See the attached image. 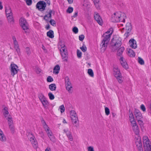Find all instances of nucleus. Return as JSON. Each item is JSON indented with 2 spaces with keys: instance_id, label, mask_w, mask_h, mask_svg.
<instances>
[{
  "instance_id": "f257e3e1",
  "label": "nucleus",
  "mask_w": 151,
  "mask_h": 151,
  "mask_svg": "<svg viewBox=\"0 0 151 151\" xmlns=\"http://www.w3.org/2000/svg\"><path fill=\"white\" fill-rule=\"evenodd\" d=\"M122 39L118 35H115L113 37L111 40V44L113 47H119L122 45Z\"/></svg>"
},
{
  "instance_id": "f03ea898",
  "label": "nucleus",
  "mask_w": 151,
  "mask_h": 151,
  "mask_svg": "<svg viewBox=\"0 0 151 151\" xmlns=\"http://www.w3.org/2000/svg\"><path fill=\"white\" fill-rule=\"evenodd\" d=\"M111 21L113 22H125V19L123 17L121 16V12H116L112 15Z\"/></svg>"
},
{
  "instance_id": "7ed1b4c3",
  "label": "nucleus",
  "mask_w": 151,
  "mask_h": 151,
  "mask_svg": "<svg viewBox=\"0 0 151 151\" xmlns=\"http://www.w3.org/2000/svg\"><path fill=\"white\" fill-rule=\"evenodd\" d=\"M112 32L109 35H106V33H104L102 36V37H104V38L101 43V44H102V48H103L104 50H105L107 47Z\"/></svg>"
},
{
  "instance_id": "20e7f679",
  "label": "nucleus",
  "mask_w": 151,
  "mask_h": 151,
  "mask_svg": "<svg viewBox=\"0 0 151 151\" xmlns=\"http://www.w3.org/2000/svg\"><path fill=\"white\" fill-rule=\"evenodd\" d=\"M143 147L145 151H151V145L150 144V141L147 137H144L143 138Z\"/></svg>"
},
{
  "instance_id": "39448f33",
  "label": "nucleus",
  "mask_w": 151,
  "mask_h": 151,
  "mask_svg": "<svg viewBox=\"0 0 151 151\" xmlns=\"http://www.w3.org/2000/svg\"><path fill=\"white\" fill-rule=\"evenodd\" d=\"M19 22L20 25L22 28L25 33H27L26 30L29 29V25L26 20L24 18L22 17L19 19Z\"/></svg>"
},
{
  "instance_id": "423d86ee",
  "label": "nucleus",
  "mask_w": 151,
  "mask_h": 151,
  "mask_svg": "<svg viewBox=\"0 0 151 151\" xmlns=\"http://www.w3.org/2000/svg\"><path fill=\"white\" fill-rule=\"evenodd\" d=\"M65 86L66 89L70 93H71L72 91L70 89L72 88V86L71 82L70 81V79L68 76H66L65 78Z\"/></svg>"
},
{
  "instance_id": "0eeeda50",
  "label": "nucleus",
  "mask_w": 151,
  "mask_h": 151,
  "mask_svg": "<svg viewBox=\"0 0 151 151\" xmlns=\"http://www.w3.org/2000/svg\"><path fill=\"white\" fill-rule=\"evenodd\" d=\"M46 6V3L45 1H42L38 2L36 6V8L41 11L45 10Z\"/></svg>"
},
{
  "instance_id": "6e6552de",
  "label": "nucleus",
  "mask_w": 151,
  "mask_h": 151,
  "mask_svg": "<svg viewBox=\"0 0 151 151\" xmlns=\"http://www.w3.org/2000/svg\"><path fill=\"white\" fill-rule=\"evenodd\" d=\"M10 68L11 74L14 77V76L18 73L19 70L18 67L14 64H11Z\"/></svg>"
},
{
  "instance_id": "1a4fd4ad",
  "label": "nucleus",
  "mask_w": 151,
  "mask_h": 151,
  "mask_svg": "<svg viewBox=\"0 0 151 151\" xmlns=\"http://www.w3.org/2000/svg\"><path fill=\"white\" fill-rule=\"evenodd\" d=\"M132 28V27L130 23H127L126 25V32L124 34L126 38H127L130 35Z\"/></svg>"
},
{
  "instance_id": "9d476101",
  "label": "nucleus",
  "mask_w": 151,
  "mask_h": 151,
  "mask_svg": "<svg viewBox=\"0 0 151 151\" xmlns=\"http://www.w3.org/2000/svg\"><path fill=\"white\" fill-rule=\"evenodd\" d=\"M94 17L95 19L99 25H102L103 21L101 17L100 16L98 13L97 12H95Z\"/></svg>"
},
{
  "instance_id": "9b49d317",
  "label": "nucleus",
  "mask_w": 151,
  "mask_h": 151,
  "mask_svg": "<svg viewBox=\"0 0 151 151\" xmlns=\"http://www.w3.org/2000/svg\"><path fill=\"white\" fill-rule=\"evenodd\" d=\"M135 142L138 151H143L141 139L140 138L137 139Z\"/></svg>"
},
{
  "instance_id": "f8f14e48",
  "label": "nucleus",
  "mask_w": 151,
  "mask_h": 151,
  "mask_svg": "<svg viewBox=\"0 0 151 151\" xmlns=\"http://www.w3.org/2000/svg\"><path fill=\"white\" fill-rule=\"evenodd\" d=\"M53 13H54V11H53L51 10L50 9L48 13L44 17V19L48 23L49 22V19H51L52 14Z\"/></svg>"
},
{
  "instance_id": "ddd939ff",
  "label": "nucleus",
  "mask_w": 151,
  "mask_h": 151,
  "mask_svg": "<svg viewBox=\"0 0 151 151\" xmlns=\"http://www.w3.org/2000/svg\"><path fill=\"white\" fill-rule=\"evenodd\" d=\"M120 62L123 68L126 69L128 68V67L127 63L123 57H121L120 59Z\"/></svg>"
},
{
  "instance_id": "4468645a",
  "label": "nucleus",
  "mask_w": 151,
  "mask_h": 151,
  "mask_svg": "<svg viewBox=\"0 0 151 151\" xmlns=\"http://www.w3.org/2000/svg\"><path fill=\"white\" fill-rule=\"evenodd\" d=\"M129 43L130 46L133 48L135 49L137 48V45L135 40L133 38H132L129 41Z\"/></svg>"
},
{
  "instance_id": "2eb2a0df",
  "label": "nucleus",
  "mask_w": 151,
  "mask_h": 151,
  "mask_svg": "<svg viewBox=\"0 0 151 151\" xmlns=\"http://www.w3.org/2000/svg\"><path fill=\"white\" fill-rule=\"evenodd\" d=\"M134 113V114L137 119H141L142 118V114L138 110L135 109Z\"/></svg>"
},
{
  "instance_id": "dca6fc26",
  "label": "nucleus",
  "mask_w": 151,
  "mask_h": 151,
  "mask_svg": "<svg viewBox=\"0 0 151 151\" xmlns=\"http://www.w3.org/2000/svg\"><path fill=\"white\" fill-rule=\"evenodd\" d=\"M114 74L115 77H119V76L121 75L119 70L117 67H115L113 68Z\"/></svg>"
},
{
  "instance_id": "f3484780",
  "label": "nucleus",
  "mask_w": 151,
  "mask_h": 151,
  "mask_svg": "<svg viewBox=\"0 0 151 151\" xmlns=\"http://www.w3.org/2000/svg\"><path fill=\"white\" fill-rule=\"evenodd\" d=\"M5 12L6 16L9 15H12L13 14L12 10L9 6L5 7Z\"/></svg>"
},
{
  "instance_id": "a211bd4d",
  "label": "nucleus",
  "mask_w": 151,
  "mask_h": 151,
  "mask_svg": "<svg viewBox=\"0 0 151 151\" xmlns=\"http://www.w3.org/2000/svg\"><path fill=\"white\" fill-rule=\"evenodd\" d=\"M46 132L50 140L52 142H54L55 140V138L54 136L52 135V133L51 131L49 129L48 130H46Z\"/></svg>"
},
{
  "instance_id": "6ab92c4d",
  "label": "nucleus",
  "mask_w": 151,
  "mask_h": 151,
  "mask_svg": "<svg viewBox=\"0 0 151 151\" xmlns=\"http://www.w3.org/2000/svg\"><path fill=\"white\" fill-rule=\"evenodd\" d=\"M132 129L135 134L138 135L139 133V130L138 125L137 124L133 125L132 126Z\"/></svg>"
},
{
  "instance_id": "aec40b11",
  "label": "nucleus",
  "mask_w": 151,
  "mask_h": 151,
  "mask_svg": "<svg viewBox=\"0 0 151 151\" xmlns=\"http://www.w3.org/2000/svg\"><path fill=\"white\" fill-rule=\"evenodd\" d=\"M6 17L8 22L11 24H13L14 22V20L13 16V14L12 15H9Z\"/></svg>"
},
{
  "instance_id": "412c9836",
  "label": "nucleus",
  "mask_w": 151,
  "mask_h": 151,
  "mask_svg": "<svg viewBox=\"0 0 151 151\" xmlns=\"http://www.w3.org/2000/svg\"><path fill=\"white\" fill-rule=\"evenodd\" d=\"M124 49V47H122L120 48L118 50L117 52V55L118 56L121 57L122 56V54Z\"/></svg>"
},
{
  "instance_id": "4be33fe9",
  "label": "nucleus",
  "mask_w": 151,
  "mask_h": 151,
  "mask_svg": "<svg viewBox=\"0 0 151 151\" xmlns=\"http://www.w3.org/2000/svg\"><path fill=\"white\" fill-rule=\"evenodd\" d=\"M60 68V67L58 65H56L54 68L53 73H55V74H58L59 72Z\"/></svg>"
},
{
  "instance_id": "5701e85b",
  "label": "nucleus",
  "mask_w": 151,
  "mask_h": 151,
  "mask_svg": "<svg viewBox=\"0 0 151 151\" xmlns=\"http://www.w3.org/2000/svg\"><path fill=\"white\" fill-rule=\"evenodd\" d=\"M128 55L131 57H134L135 56V53L131 49L129 48L128 51Z\"/></svg>"
},
{
  "instance_id": "b1692460",
  "label": "nucleus",
  "mask_w": 151,
  "mask_h": 151,
  "mask_svg": "<svg viewBox=\"0 0 151 151\" xmlns=\"http://www.w3.org/2000/svg\"><path fill=\"white\" fill-rule=\"evenodd\" d=\"M47 35L48 37L51 38H53L54 37L53 31L51 30L47 32Z\"/></svg>"
},
{
  "instance_id": "393cba45",
  "label": "nucleus",
  "mask_w": 151,
  "mask_h": 151,
  "mask_svg": "<svg viewBox=\"0 0 151 151\" xmlns=\"http://www.w3.org/2000/svg\"><path fill=\"white\" fill-rule=\"evenodd\" d=\"M41 102L45 109H47L48 108L49 103L46 99L45 100H43V101H42Z\"/></svg>"
},
{
  "instance_id": "a878e982",
  "label": "nucleus",
  "mask_w": 151,
  "mask_h": 151,
  "mask_svg": "<svg viewBox=\"0 0 151 151\" xmlns=\"http://www.w3.org/2000/svg\"><path fill=\"white\" fill-rule=\"evenodd\" d=\"M70 115L71 119L77 118L76 113L74 110H71L70 112Z\"/></svg>"
},
{
  "instance_id": "bb28decb",
  "label": "nucleus",
  "mask_w": 151,
  "mask_h": 151,
  "mask_svg": "<svg viewBox=\"0 0 151 151\" xmlns=\"http://www.w3.org/2000/svg\"><path fill=\"white\" fill-rule=\"evenodd\" d=\"M50 89L51 91H55L56 90V87L55 83L51 84L49 86Z\"/></svg>"
},
{
  "instance_id": "cd10ccee",
  "label": "nucleus",
  "mask_w": 151,
  "mask_h": 151,
  "mask_svg": "<svg viewBox=\"0 0 151 151\" xmlns=\"http://www.w3.org/2000/svg\"><path fill=\"white\" fill-rule=\"evenodd\" d=\"M0 140L2 141H4L6 140V137L4 136L3 132L0 129Z\"/></svg>"
},
{
  "instance_id": "c85d7f7f",
  "label": "nucleus",
  "mask_w": 151,
  "mask_h": 151,
  "mask_svg": "<svg viewBox=\"0 0 151 151\" xmlns=\"http://www.w3.org/2000/svg\"><path fill=\"white\" fill-rule=\"evenodd\" d=\"M38 96L39 99L41 102L46 98L42 93H40L38 94Z\"/></svg>"
},
{
  "instance_id": "c756f323",
  "label": "nucleus",
  "mask_w": 151,
  "mask_h": 151,
  "mask_svg": "<svg viewBox=\"0 0 151 151\" xmlns=\"http://www.w3.org/2000/svg\"><path fill=\"white\" fill-rule=\"evenodd\" d=\"M71 119L73 124L75 125V127H77L78 126V125H77L76 124L77 122L78 121V117L76 118Z\"/></svg>"
},
{
  "instance_id": "7c9ffc66",
  "label": "nucleus",
  "mask_w": 151,
  "mask_h": 151,
  "mask_svg": "<svg viewBox=\"0 0 151 151\" xmlns=\"http://www.w3.org/2000/svg\"><path fill=\"white\" fill-rule=\"evenodd\" d=\"M3 110H4V111L3 113V114L4 116L6 118L7 117V116L6 115H7L9 114L8 108L7 107H5L4 108Z\"/></svg>"
},
{
  "instance_id": "2f4dec72",
  "label": "nucleus",
  "mask_w": 151,
  "mask_h": 151,
  "mask_svg": "<svg viewBox=\"0 0 151 151\" xmlns=\"http://www.w3.org/2000/svg\"><path fill=\"white\" fill-rule=\"evenodd\" d=\"M28 138L29 139L30 141L31 142L34 141V140H35V137L32 134H29L28 136Z\"/></svg>"
},
{
  "instance_id": "473e14b6",
  "label": "nucleus",
  "mask_w": 151,
  "mask_h": 151,
  "mask_svg": "<svg viewBox=\"0 0 151 151\" xmlns=\"http://www.w3.org/2000/svg\"><path fill=\"white\" fill-rule=\"evenodd\" d=\"M8 120L9 125H11L13 124V121L12 119V118L11 117H8L6 118Z\"/></svg>"
},
{
  "instance_id": "72a5a7b5",
  "label": "nucleus",
  "mask_w": 151,
  "mask_h": 151,
  "mask_svg": "<svg viewBox=\"0 0 151 151\" xmlns=\"http://www.w3.org/2000/svg\"><path fill=\"white\" fill-rule=\"evenodd\" d=\"M80 49L83 52H85L87 51V48L86 45L83 44V46L82 47H80Z\"/></svg>"
},
{
  "instance_id": "f704fd0d",
  "label": "nucleus",
  "mask_w": 151,
  "mask_h": 151,
  "mask_svg": "<svg viewBox=\"0 0 151 151\" xmlns=\"http://www.w3.org/2000/svg\"><path fill=\"white\" fill-rule=\"evenodd\" d=\"M138 62L141 65L144 64V61L142 58L140 57H138Z\"/></svg>"
},
{
  "instance_id": "c9c22d12",
  "label": "nucleus",
  "mask_w": 151,
  "mask_h": 151,
  "mask_svg": "<svg viewBox=\"0 0 151 151\" xmlns=\"http://www.w3.org/2000/svg\"><path fill=\"white\" fill-rule=\"evenodd\" d=\"M88 73L89 75L91 77H93L94 76L93 73V70L91 69H89L88 70Z\"/></svg>"
},
{
  "instance_id": "e433bc0d",
  "label": "nucleus",
  "mask_w": 151,
  "mask_h": 151,
  "mask_svg": "<svg viewBox=\"0 0 151 151\" xmlns=\"http://www.w3.org/2000/svg\"><path fill=\"white\" fill-rule=\"evenodd\" d=\"M119 76V77H116L117 79L118 82L119 83H122L123 81V78L121 76V75Z\"/></svg>"
},
{
  "instance_id": "4c0bfd02",
  "label": "nucleus",
  "mask_w": 151,
  "mask_h": 151,
  "mask_svg": "<svg viewBox=\"0 0 151 151\" xmlns=\"http://www.w3.org/2000/svg\"><path fill=\"white\" fill-rule=\"evenodd\" d=\"M14 48L15 49L16 52L19 56L20 55V49L19 48V46L14 47Z\"/></svg>"
},
{
  "instance_id": "58836bf2",
  "label": "nucleus",
  "mask_w": 151,
  "mask_h": 151,
  "mask_svg": "<svg viewBox=\"0 0 151 151\" xmlns=\"http://www.w3.org/2000/svg\"><path fill=\"white\" fill-rule=\"evenodd\" d=\"M66 135L68 137V138L70 140V141H72L73 140V138L70 132H69L68 133H67Z\"/></svg>"
},
{
  "instance_id": "ea45409f",
  "label": "nucleus",
  "mask_w": 151,
  "mask_h": 151,
  "mask_svg": "<svg viewBox=\"0 0 151 151\" xmlns=\"http://www.w3.org/2000/svg\"><path fill=\"white\" fill-rule=\"evenodd\" d=\"M48 96L49 97V99L51 100H53L55 98L54 96L51 92H50L48 93Z\"/></svg>"
},
{
  "instance_id": "a19ab883",
  "label": "nucleus",
  "mask_w": 151,
  "mask_h": 151,
  "mask_svg": "<svg viewBox=\"0 0 151 151\" xmlns=\"http://www.w3.org/2000/svg\"><path fill=\"white\" fill-rule=\"evenodd\" d=\"M25 51L27 54L28 55H30L31 53L30 49L29 47H27L26 48Z\"/></svg>"
},
{
  "instance_id": "79ce46f5",
  "label": "nucleus",
  "mask_w": 151,
  "mask_h": 151,
  "mask_svg": "<svg viewBox=\"0 0 151 151\" xmlns=\"http://www.w3.org/2000/svg\"><path fill=\"white\" fill-rule=\"evenodd\" d=\"M77 56L78 58H80L81 57L82 53L78 49L77 51Z\"/></svg>"
},
{
  "instance_id": "37998d69",
  "label": "nucleus",
  "mask_w": 151,
  "mask_h": 151,
  "mask_svg": "<svg viewBox=\"0 0 151 151\" xmlns=\"http://www.w3.org/2000/svg\"><path fill=\"white\" fill-rule=\"evenodd\" d=\"M10 129L12 133H14V127L13 124L9 125Z\"/></svg>"
},
{
  "instance_id": "c03bdc74",
  "label": "nucleus",
  "mask_w": 151,
  "mask_h": 151,
  "mask_svg": "<svg viewBox=\"0 0 151 151\" xmlns=\"http://www.w3.org/2000/svg\"><path fill=\"white\" fill-rule=\"evenodd\" d=\"M73 9L72 7H69L67 9L66 12L69 13H71L73 12Z\"/></svg>"
},
{
  "instance_id": "a18cd8bd",
  "label": "nucleus",
  "mask_w": 151,
  "mask_h": 151,
  "mask_svg": "<svg viewBox=\"0 0 151 151\" xmlns=\"http://www.w3.org/2000/svg\"><path fill=\"white\" fill-rule=\"evenodd\" d=\"M31 142L34 148L36 149L37 148V141H36L35 140H34V141Z\"/></svg>"
},
{
  "instance_id": "49530a36",
  "label": "nucleus",
  "mask_w": 151,
  "mask_h": 151,
  "mask_svg": "<svg viewBox=\"0 0 151 151\" xmlns=\"http://www.w3.org/2000/svg\"><path fill=\"white\" fill-rule=\"evenodd\" d=\"M63 59L65 58H66L67 55H68L67 52H63V53H61Z\"/></svg>"
},
{
  "instance_id": "de8ad7c7",
  "label": "nucleus",
  "mask_w": 151,
  "mask_h": 151,
  "mask_svg": "<svg viewBox=\"0 0 151 151\" xmlns=\"http://www.w3.org/2000/svg\"><path fill=\"white\" fill-rule=\"evenodd\" d=\"M41 70L38 67L36 66L35 69V71H36V73L37 74L40 73L41 71Z\"/></svg>"
},
{
  "instance_id": "09e8293b",
  "label": "nucleus",
  "mask_w": 151,
  "mask_h": 151,
  "mask_svg": "<svg viewBox=\"0 0 151 151\" xmlns=\"http://www.w3.org/2000/svg\"><path fill=\"white\" fill-rule=\"evenodd\" d=\"M60 51L61 53H63V52H67V50L66 49V47H61Z\"/></svg>"
},
{
  "instance_id": "8fccbe9b",
  "label": "nucleus",
  "mask_w": 151,
  "mask_h": 151,
  "mask_svg": "<svg viewBox=\"0 0 151 151\" xmlns=\"http://www.w3.org/2000/svg\"><path fill=\"white\" fill-rule=\"evenodd\" d=\"M105 112L106 114L108 115L110 114L109 109L108 108L106 107L105 108Z\"/></svg>"
},
{
  "instance_id": "3c124183",
  "label": "nucleus",
  "mask_w": 151,
  "mask_h": 151,
  "mask_svg": "<svg viewBox=\"0 0 151 151\" xmlns=\"http://www.w3.org/2000/svg\"><path fill=\"white\" fill-rule=\"evenodd\" d=\"M72 31L75 34H76L78 32V29L76 27H75L73 28Z\"/></svg>"
},
{
  "instance_id": "603ef678",
  "label": "nucleus",
  "mask_w": 151,
  "mask_h": 151,
  "mask_svg": "<svg viewBox=\"0 0 151 151\" xmlns=\"http://www.w3.org/2000/svg\"><path fill=\"white\" fill-rule=\"evenodd\" d=\"M47 81L48 82H51L53 81V79L51 76H49L47 78Z\"/></svg>"
},
{
  "instance_id": "864d4df0",
  "label": "nucleus",
  "mask_w": 151,
  "mask_h": 151,
  "mask_svg": "<svg viewBox=\"0 0 151 151\" xmlns=\"http://www.w3.org/2000/svg\"><path fill=\"white\" fill-rule=\"evenodd\" d=\"M50 24L53 26H54V25L56 24V22L54 19H51L50 21H49Z\"/></svg>"
},
{
  "instance_id": "5fc2aeb1",
  "label": "nucleus",
  "mask_w": 151,
  "mask_h": 151,
  "mask_svg": "<svg viewBox=\"0 0 151 151\" xmlns=\"http://www.w3.org/2000/svg\"><path fill=\"white\" fill-rule=\"evenodd\" d=\"M84 37H85L84 35H80L79 36V40L81 41H82L83 40V39H84Z\"/></svg>"
},
{
  "instance_id": "6e6d98bb",
  "label": "nucleus",
  "mask_w": 151,
  "mask_h": 151,
  "mask_svg": "<svg viewBox=\"0 0 151 151\" xmlns=\"http://www.w3.org/2000/svg\"><path fill=\"white\" fill-rule=\"evenodd\" d=\"M60 112L61 113L65 111V107L63 105H61L60 107Z\"/></svg>"
},
{
  "instance_id": "4d7b16f0",
  "label": "nucleus",
  "mask_w": 151,
  "mask_h": 151,
  "mask_svg": "<svg viewBox=\"0 0 151 151\" xmlns=\"http://www.w3.org/2000/svg\"><path fill=\"white\" fill-rule=\"evenodd\" d=\"M26 2L27 3V4L28 6H30L31 5L32 3V0H26Z\"/></svg>"
},
{
  "instance_id": "13d9d810",
  "label": "nucleus",
  "mask_w": 151,
  "mask_h": 151,
  "mask_svg": "<svg viewBox=\"0 0 151 151\" xmlns=\"http://www.w3.org/2000/svg\"><path fill=\"white\" fill-rule=\"evenodd\" d=\"M129 118L130 120L134 119V116L132 112H131L130 114L129 115Z\"/></svg>"
},
{
  "instance_id": "bf43d9fd",
  "label": "nucleus",
  "mask_w": 151,
  "mask_h": 151,
  "mask_svg": "<svg viewBox=\"0 0 151 151\" xmlns=\"http://www.w3.org/2000/svg\"><path fill=\"white\" fill-rule=\"evenodd\" d=\"M130 122L132 124V126L133 125H134L135 124H137L136 122L135 121V120L134 119H132L131 120H130Z\"/></svg>"
},
{
  "instance_id": "052dcab7",
  "label": "nucleus",
  "mask_w": 151,
  "mask_h": 151,
  "mask_svg": "<svg viewBox=\"0 0 151 151\" xmlns=\"http://www.w3.org/2000/svg\"><path fill=\"white\" fill-rule=\"evenodd\" d=\"M140 108L143 111L145 112L146 111L145 107L143 104H142L141 105Z\"/></svg>"
},
{
  "instance_id": "680f3d73",
  "label": "nucleus",
  "mask_w": 151,
  "mask_h": 151,
  "mask_svg": "<svg viewBox=\"0 0 151 151\" xmlns=\"http://www.w3.org/2000/svg\"><path fill=\"white\" fill-rule=\"evenodd\" d=\"M59 44L61 47H65V45L64 42L62 43L61 42H60L59 43Z\"/></svg>"
},
{
  "instance_id": "e2e57ef3",
  "label": "nucleus",
  "mask_w": 151,
  "mask_h": 151,
  "mask_svg": "<svg viewBox=\"0 0 151 151\" xmlns=\"http://www.w3.org/2000/svg\"><path fill=\"white\" fill-rule=\"evenodd\" d=\"M111 32H112V34L113 32V29L112 28H111L109 29V30L107 32H105V33H106V35H109V34L111 33Z\"/></svg>"
},
{
  "instance_id": "0e129e2a",
  "label": "nucleus",
  "mask_w": 151,
  "mask_h": 151,
  "mask_svg": "<svg viewBox=\"0 0 151 151\" xmlns=\"http://www.w3.org/2000/svg\"><path fill=\"white\" fill-rule=\"evenodd\" d=\"M43 127L46 131V130H48L50 129L49 127L48 126L47 124L44 125Z\"/></svg>"
},
{
  "instance_id": "69168bd1",
  "label": "nucleus",
  "mask_w": 151,
  "mask_h": 151,
  "mask_svg": "<svg viewBox=\"0 0 151 151\" xmlns=\"http://www.w3.org/2000/svg\"><path fill=\"white\" fill-rule=\"evenodd\" d=\"M88 151H94L93 147L90 146L88 147Z\"/></svg>"
},
{
  "instance_id": "338daca9",
  "label": "nucleus",
  "mask_w": 151,
  "mask_h": 151,
  "mask_svg": "<svg viewBox=\"0 0 151 151\" xmlns=\"http://www.w3.org/2000/svg\"><path fill=\"white\" fill-rule=\"evenodd\" d=\"M14 47H16L19 46V45L18 43V42L17 41H14Z\"/></svg>"
},
{
  "instance_id": "774afa93",
  "label": "nucleus",
  "mask_w": 151,
  "mask_h": 151,
  "mask_svg": "<svg viewBox=\"0 0 151 151\" xmlns=\"http://www.w3.org/2000/svg\"><path fill=\"white\" fill-rule=\"evenodd\" d=\"M138 122L139 124L140 125H142L143 124V122L142 121L140 120V119H137Z\"/></svg>"
}]
</instances>
